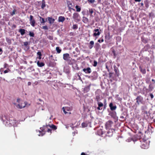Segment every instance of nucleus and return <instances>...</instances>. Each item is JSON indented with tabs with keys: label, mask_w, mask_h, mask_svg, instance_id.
Instances as JSON below:
<instances>
[{
	"label": "nucleus",
	"mask_w": 155,
	"mask_h": 155,
	"mask_svg": "<svg viewBox=\"0 0 155 155\" xmlns=\"http://www.w3.org/2000/svg\"><path fill=\"white\" fill-rule=\"evenodd\" d=\"M51 129L55 130L57 129V127L56 126L52 124L51 126L50 125L43 126L42 127H40V129L44 133L41 135H43L45 134V132L46 131L51 134L52 131Z\"/></svg>",
	"instance_id": "obj_1"
},
{
	"label": "nucleus",
	"mask_w": 155,
	"mask_h": 155,
	"mask_svg": "<svg viewBox=\"0 0 155 155\" xmlns=\"http://www.w3.org/2000/svg\"><path fill=\"white\" fill-rule=\"evenodd\" d=\"M5 121L6 122L5 125L7 126L10 127L13 126H15L16 125V121L12 117H9L8 116L5 117Z\"/></svg>",
	"instance_id": "obj_2"
},
{
	"label": "nucleus",
	"mask_w": 155,
	"mask_h": 155,
	"mask_svg": "<svg viewBox=\"0 0 155 155\" xmlns=\"http://www.w3.org/2000/svg\"><path fill=\"white\" fill-rule=\"evenodd\" d=\"M141 142L140 147L142 149H148L149 146V141L148 140L142 139L140 141Z\"/></svg>",
	"instance_id": "obj_3"
},
{
	"label": "nucleus",
	"mask_w": 155,
	"mask_h": 155,
	"mask_svg": "<svg viewBox=\"0 0 155 155\" xmlns=\"http://www.w3.org/2000/svg\"><path fill=\"white\" fill-rule=\"evenodd\" d=\"M72 17L74 21L76 22L80 21L81 17L78 13L77 12L74 13Z\"/></svg>",
	"instance_id": "obj_4"
},
{
	"label": "nucleus",
	"mask_w": 155,
	"mask_h": 155,
	"mask_svg": "<svg viewBox=\"0 0 155 155\" xmlns=\"http://www.w3.org/2000/svg\"><path fill=\"white\" fill-rule=\"evenodd\" d=\"M29 21L30 25L32 27H34L35 26L36 21L33 16L32 15H30V16Z\"/></svg>",
	"instance_id": "obj_5"
},
{
	"label": "nucleus",
	"mask_w": 155,
	"mask_h": 155,
	"mask_svg": "<svg viewBox=\"0 0 155 155\" xmlns=\"http://www.w3.org/2000/svg\"><path fill=\"white\" fill-rule=\"evenodd\" d=\"M113 122L111 120H109L106 122L105 126L107 129H110L112 125L113 124Z\"/></svg>",
	"instance_id": "obj_6"
},
{
	"label": "nucleus",
	"mask_w": 155,
	"mask_h": 155,
	"mask_svg": "<svg viewBox=\"0 0 155 155\" xmlns=\"http://www.w3.org/2000/svg\"><path fill=\"white\" fill-rule=\"evenodd\" d=\"M67 4L69 10L70 11L71 9L74 10V9L73 8V6L71 2L69 1H67Z\"/></svg>",
	"instance_id": "obj_7"
},
{
	"label": "nucleus",
	"mask_w": 155,
	"mask_h": 155,
	"mask_svg": "<svg viewBox=\"0 0 155 155\" xmlns=\"http://www.w3.org/2000/svg\"><path fill=\"white\" fill-rule=\"evenodd\" d=\"M136 99L137 100V103L139 105L140 103H142L143 99L142 97L140 95L137 97Z\"/></svg>",
	"instance_id": "obj_8"
},
{
	"label": "nucleus",
	"mask_w": 155,
	"mask_h": 155,
	"mask_svg": "<svg viewBox=\"0 0 155 155\" xmlns=\"http://www.w3.org/2000/svg\"><path fill=\"white\" fill-rule=\"evenodd\" d=\"M83 71L86 74H90L91 72V70L90 67L83 68Z\"/></svg>",
	"instance_id": "obj_9"
},
{
	"label": "nucleus",
	"mask_w": 155,
	"mask_h": 155,
	"mask_svg": "<svg viewBox=\"0 0 155 155\" xmlns=\"http://www.w3.org/2000/svg\"><path fill=\"white\" fill-rule=\"evenodd\" d=\"M70 58L69 54L68 53L64 54L63 55V58L64 60L68 61Z\"/></svg>",
	"instance_id": "obj_10"
},
{
	"label": "nucleus",
	"mask_w": 155,
	"mask_h": 155,
	"mask_svg": "<svg viewBox=\"0 0 155 155\" xmlns=\"http://www.w3.org/2000/svg\"><path fill=\"white\" fill-rule=\"evenodd\" d=\"M99 31V30L98 29H95L94 31V32H95L94 33L93 36H99L101 33Z\"/></svg>",
	"instance_id": "obj_11"
},
{
	"label": "nucleus",
	"mask_w": 155,
	"mask_h": 155,
	"mask_svg": "<svg viewBox=\"0 0 155 155\" xmlns=\"http://www.w3.org/2000/svg\"><path fill=\"white\" fill-rule=\"evenodd\" d=\"M109 115L112 118H115L116 116V113L115 112H111L109 113Z\"/></svg>",
	"instance_id": "obj_12"
},
{
	"label": "nucleus",
	"mask_w": 155,
	"mask_h": 155,
	"mask_svg": "<svg viewBox=\"0 0 155 155\" xmlns=\"http://www.w3.org/2000/svg\"><path fill=\"white\" fill-rule=\"evenodd\" d=\"M29 43L28 42L26 41L24 42V45L26 48V50H28L30 48L29 46H28Z\"/></svg>",
	"instance_id": "obj_13"
},
{
	"label": "nucleus",
	"mask_w": 155,
	"mask_h": 155,
	"mask_svg": "<svg viewBox=\"0 0 155 155\" xmlns=\"http://www.w3.org/2000/svg\"><path fill=\"white\" fill-rule=\"evenodd\" d=\"M109 107L110 108V109L111 110H115L117 107L116 106H113V104L111 103L109 104Z\"/></svg>",
	"instance_id": "obj_14"
},
{
	"label": "nucleus",
	"mask_w": 155,
	"mask_h": 155,
	"mask_svg": "<svg viewBox=\"0 0 155 155\" xmlns=\"http://www.w3.org/2000/svg\"><path fill=\"white\" fill-rule=\"evenodd\" d=\"M37 64L38 66L40 67H43L45 65V64L44 63L42 62H40L39 61H38L37 62Z\"/></svg>",
	"instance_id": "obj_15"
},
{
	"label": "nucleus",
	"mask_w": 155,
	"mask_h": 155,
	"mask_svg": "<svg viewBox=\"0 0 155 155\" xmlns=\"http://www.w3.org/2000/svg\"><path fill=\"white\" fill-rule=\"evenodd\" d=\"M82 21L85 24H87L88 22V19L85 17L82 18Z\"/></svg>",
	"instance_id": "obj_16"
},
{
	"label": "nucleus",
	"mask_w": 155,
	"mask_h": 155,
	"mask_svg": "<svg viewBox=\"0 0 155 155\" xmlns=\"http://www.w3.org/2000/svg\"><path fill=\"white\" fill-rule=\"evenodd\" d=\"M65 20V18L63 16H60L58 17V21L59 22H63Z\"/></svg>",
	"instance_id": "obj_17"
},
{
	"label": "nucleus",
	"mask_w": 155,
	"mask_h": 155,
	"mask_svg": "<svg viewBox=\"0 0 155 155\" xmlns=\"http://www.w3.org/2000/svg\"><path fill=\"white\" fill-rule=\"evenodd\" d=\"M139 68L140 69V71L141 73L143 74H145L146 73V71L145 69H143L141 66H140L139 67Z\"/></svg>",
	"instance_id": "obj_18"
},
{
	"label": "nucleus",
	"mask_w": 155,
	"mask_h": 155,
	"mask_svg": "<svg viewBox=\"0 0 155 155\" xmlns=\"http://www.w3.org/2000/svg\"><path fill=\"white\" fill-rule=\"evenodd\" d=\"M94 44V42L93 41H90L89 43V45L88 46L89 48L90 49H91L93 47Z\"/></svg>",
	"instance_id": "obj_19"
},
{
	"label": "nucleus",
	"mask_w": 155,
	"mask_h": 155,
	"mask_svg": "<svg viewBox=\"0 0 155 155\" xmlns=\"http://www.w3.org/2000/svg\"><path fill=\"white\" fill-rule=\"evenodd\" d=\"M48 20L49 21V23L50 24L53 23L55 20L54 19L52 18L48 17Z\"/></svg>",
	"instance_id": "obj_20"
},
{
	"label": "nucleus",
	"mask_w": 155,
	"mask_h": 155,
	"mask_svg": "<svg viewBox=\"0 0 155 155\" xmlns=\"http://www.w3.org/2000/svg\"><path fill=\"white\" fill-rule=\"evenodd\" d=\"M26 106V105L25 104L24 105H22V104L21 105L20 104H18L17 105H16V107L18 108L19 109H22L24 107Z\"/></svg>",
	"instance_id": "obj_21"
},
{
	"label": "nucleus",
	"mask_w": 155,
	"mask_h": 155,
	"mask_svg": "<svg viewBox=\"0 0 155 155\" xmlns=\"http://www.w3.org/2000/svg\"><path fill=\"white\" fill-rule=\"evenodd\" d=\"M25 30L23 29H20L19 32L20 33L21 35H23L25 33Z\"/></svg>",
	"instance_id": "obj_22"
},
{
	"label": "nucleus",
	"mask_w": 155,
	"mask_h": 155,
	"mask_svg": "<svg viewBox=\"0 0 155 155\" xmlns=\"http://www.w3.org/2000/svg\"><path fill=\"white\" fill-rule=\"evenodd\" d=\"M76 10V11L78 12H80L81 11V7L78 5H76L75 7Z\"/></svg>",
	"instance_id": "obj_23"
},
{
	"label": "nucleus",
	"mask_w": 155,
	"mask_h": 155,
	"mask_svg": "<svg viewBox=\"0 0 155 155\" xmlns=\"http://www.w3.org/2000/svg\"><path fill=\"white\" fill-rule=\"evenodd\" d=\"M95 99L97 102H99V101L101 100L100 96L99 95H96Z\"/></svg>",
	"instance_id": "obj_24"
},
{
	"label": "nucleus",
	"mask_w": 155,
	"mask_h": 155,
	"mask_svg": "<svg viewBox=\"0 0 155 155\" xmlns=\"http://www.w3.org/2000/svg\"><path fill=\"white\" fill-rule=\"evenodd\" d=\"M45 2L44 0H43L42 2V4L41 5V8L42 9H43L45 7Z\"/></svg>",
	"instance_id": "obj_25"
},
{
	"label": "nucleus",
	"mask_w": 155,
	"mask_h": 155,
	"mask_svg": "<svg viewBox=\"0 0 155 155\" xmlns=\"http://www.w3.org/2000/svg\"><path fill=\"white\" fill-rule=\"evenodd\" d=\"M92 74L93 75V76H92V77H93L94 78H97L98 75H97V72L96 71H94L92 73Z\"/></svg>",
	"instance_id": "obj_26"
},
{
	"label": "nucleus",
	"mask_w": 155,
	"mask_h": 155,
	"mask_svg": "<svg viewBox=\"0 0 155 155\" xmlns=\"http://www.w3.org/2000/svg\"><path fill=\"white\" fill-rule=\"evenodd\" d=\"M89 12L90 13V15L91 16H92V14L94 12V9L93 8H89Z\"/></svg>",
	"instance_id": "obj_27"
},
{
	"label": "nucleus",
	"mask_w": 155,
	"mask_h": 155,
	"mask_svg": "<svg viewBox=\"0 0 155 155\" xmlns=\"http://www.w3.org/2000/svg\"><path fill=\"white\" fill-rule=\"evenodd\" d=\"M40 18V21L41 22V24L45 23V19L44 18H42L40 16L39 17Z\"/></svg>",
	"instance_id": "obj_28"
},
{
	"label": "nucleus",
	"mask_w": 155,
	"mask_h": 155,
	"mask_svg": "<svg viewBox=\"0 0 155 155\" xmlns=\"http://www.w3.org/2000/svg\"><path fill=\"white\" fill-rule=\"evenodd\" d=\"M144 3L145 6V7L147 8H148L149 7V2L147 1L146 0L144 2Z\"/></svg>",
	"instance_id": "obj_29"
},
{
	"label": "nucleus",
	"mask_w": 155,
	"mask_h": 155,
	"mask_svg": "<svg viewBox=\"0 0 155 155\" xmlns=\"http://www.w3.org/2000/svg\"><path fill=\"white\" fill-rule=\"evenodd\" d=\"M56 51H57V52L58 53H61V49H60L59 47H56Z\"/></svg>",
	"instance_id": "obj_30"
},
{
	"label": "nucleus",
	"mask_w": 155,
	"mask_h": 155,
	"mask_svg": "<svg viewBox=\"0 0 155 155\" xmlns=\"http://www.w3.org/2000/svg\"><path fill=\"white\" fill-rule=\"evenodd\" d=\"M149 90L150 91H151L153 89V87L152 86V84H150L149 85Z\"/></svg>",
	"instance_id": "obj_31"
},
{
	"label": "nucleus",
	"mask_w": 155,
	"mask_h": 155,
	"mask_svg": "<svg viewBox=\"0 0 155 155\" xmlns=\"http://www.w3.org/2000/svg\"><path fill=\"white\" fill-rule=\"evenodd\" d=\"M81 126L82 127H87V124L86 123L83 122L81 124Z\"/></svg>",
	"instance_id": "obj_32"
},
{
	"label": "nucleus",
	"mask_w": 155,
	"mask_h": 155,
	"mask_svg": "<svg viewBox=\"0 0 155 155\" xmlns=\"http://www.w3.org/2000/svg\"><path fill=\"white\" fill-rule=\"evenodd\" d=\"M98 105L99 107H102L103 106V104L101 102H97Z\"/></svg>",
	"instance_id": "obj_33"
},
{
	"label": "nucleus",
	"mask_w": 155,
	"mask_h": 155,
	"mask_svg": "<svg viewBox=\"0 0 155 155\" xmlns=\"http://www.w3.org/2000/svg\"><path fill=\"white\" fill-rule=\"evenodd\" d=\"M78 28V26L77 24L73 25L72 26V28L74 29H77Z\"/></svg>",
	"instance_id": "obj_34"
},
{
	"label": "nucleus",
	"mask_w": 155,
	"mask_h": 155,
	"mask_svg": "<svg viewBox=\"0 0 155 155\" xmlns=\"http://www.w3.org/2000/svg\"><path fill=\"white\" fill-rule=\"evenodd\" d=\"M29 35L31 37H34V34L33 32L29 31Z\"/></svg>",
	"instance_id": "obj_35"
},
{
	"label": "nucleus",
	"mask_w": 155,
	"mask_h": 155,
	"mask_svg": "<svg viewBox=\"0 0 155 155\" xmlns=\"http://www.w3.org/2000/svg\"><path fill=\"white\" fill-rule=\"evenodd\" d=\"M90 88L89 86H87L84 88V90L87 92L88 91L90 90Z\"/></svg>",
	"instance_id": "obj_36"
},
{
	"label": "nucleus",
	"mask_w": 155,
	"mask_h": 155,
	"mask_svg": "<svg viewBox=\"0 0 155 155\" xmlns=\"http://www.w3.org/2000/svg\"><path fill=\"white\" fill-rule=\"evenodd\" d=\"M88 2L89 3L92 4L95 2V0H87Z\"/></svg>",
	"instance_id": "obj_37"
},
{
	"label": "nucleus",
	"mask_w": 155,
	"mask_h": 155,
	"mask_svg": "<svg viewBox=\"0 0 155 155\" xmlns=\"http://www.w3.org/2000/svg\"><path fill=\"white\" fill-rule=\"evenodd\" d=\"M6 41L8 43V44H10L11 43V40L9 38H6Z\"/></svg>",
	"instance_id": "obj_38"
},
{
	"label": "nucleus",
	"mask_w": 155,
	"mask_h": 155,
	"mask_svg": "<svg viewBox=\"0 0 155 155\" xmlns=\"http://www.w3.org/2000/svg\"><path fill=\"white\" fill-rule=\"evenodd\" d=\"M97 62L96 61L94 60V61L93 66L94 67H96L97 65Z\"/></svg>",
	"instance_id": "obj_39"
},
{
	"label": "nucleus",
	"mask_w": 155,
	"mask_h": 155,
	"mask_svg": "<svg viewBox=\"0 0 155 155\" xmlns=\"http://www.w3.org/2000/svg\"><path fill=\"white\" fill-rule=\"evenodd\" d=\"M16 10L15 9H14L13 12L11 13V15H14L15 14V12Z\"/></svg>",
	"instance_id": "obj_40"
},
{
	"label": "nucleus",
	"mask_w": 155,
	"mask_h": 155,
	"mask_svg": "<svg viewBox=\"0 0 155 155\" xmlns=\"http://www.w3.org/2000/svg\"><path fill=\"white\" fill-rule=\"evenodd\" d=\"M42 28L44 29V30H47L48 29V26H43L42 27Z\"/></svg>",
	"instance_id": "obj_41"
},
{
	"label": "nucleus",
	"mask_w": 155,
	"mask_h": 155,
	"mask_svg": "<svg viewBox=\"0 0 155 155\" xmlns=\"http://www.w3.org/2000/svg\"><path fill=\"white\" fill-rule=\"evenodd\" d=\"M100 47V46L99 44L97 43L96 44V48L98 49Z\"/></svg>",
	"instance_id": "obj_42"
},
{
	"label": "nucleus",
	"mask_w": 155,
	"mask_h": 155,
	"mask_svg": "<svg viewBox=\"0 0 155 155\" xmlns=\"http://www.w3.org/2000/svg\"><path fill=\"white\" fill-rule=\"evenodd\" d=\"M142 41L144 43H147V41L144 38H142Z\"/></svg>",
	"instance_id": "obj_43"
},
{
	"label": "nucleus",
	"mask_w": 155,
	"mask_h": 155,
	"mask_svg": "<svg viewBox=\"0 0 155 155\" xmlns=\"http://www.w3.org/2000/svg\"><path fill=\"white\" fill-rule=\"evenodd\" d=\"M62 109L64 112V113L65 114H66L67 112L65 111V109H64V107H63L62 108Z\"/></svg>",
	"instance_id": "obj_44"
},
{
	"label": "nucleus",
	"mask_w": 155,
	"mask_h": 155,
	"mask_svg": "<svg viewBox=\"0 0 155 155\" xmlns=\"http://www.w3.org/2000/svg\"><path fill=\"white\" fill-rule=\"evenodd\" d=\"M48 38L50 40H52L53 39V37L51 36H49L48 37Z\"/></svg>",
	"instance_id": "obj_45"
},
{
	"label": "nucleus",
	"mask_w": 155,
	"mask_h": 155,
	"mask_svg": "<svg viewBox=\"0 0 155 155\" xmlns=\"http://www.w3.org/2000/svg\"><path fill=\"white\" fill-rule=\"evenodd\" d=\"M104 41V40L103 38L101 39V40H100V39H99L98 40V42L100 43H101V42H103Z\"/></svg>",
	"instance_id": "obj_46"
},
{
	"label": "nucleus",
	"mask_w": 155,
	"mask_h": 155,
	"mask_svg": "<svg viewBox=\"0 0 155 155\" xmlns=\"http://www.w3.org/2000/svg\"><path fill=\"white\" fill-rule=\"evenodd\" d=\"M37 54L38 55H39V56H41V52H40V51H38L37 53Z\"/></svg>",
	"instance_id": "obj_47"
},
{
	"label": "nucleus",
	"mask_w": 155,
	"mask_h": 155,
	"mask_svg": "<svg viewBox=\"0 0 155 155\" xmlns=\"http://www.w3.org/2000/svg\"><path fill=\"white\" fill-rule=\"evenodd\" d=\"M150 96L151 99L153 98L154 97L153 95L152 94H150Z\"/></svg>",
	"instance_id": "obj_48"
},
{
	"label": "nucleus",
	"mask_w": 155,
	"mask_h": 155,
	"mask_svg": "<svg viewBox=\"0 0 155 155\" xmlns=\"http://www.w3.org/2000/svg\"><path fill=\"white\" fill-rule=\"evenodd\" d=\"M101 107L98 106V107L97 108V109L98 110H101L102 109V108H101Z\"/></svg>",
	"instance_id": "obj_49"
},
{
	"label": "nucleus",
	"mask_w": 155,
	"mask_h": 155,
	"mask_svg": "<svg viewBox=\"0 0 155 155\" xmlns=\"http://www.w3.org/2000/svg\"><path fill=\"white\" fill-rule=\"evenodd\" d=\"M7 65H8L7 64H6V63L5 64H4V68H6L7 67Z\"/></svg>",
	"instance_id": "obj_50"
},
{
	"label": "nucleus",
	"mask_w": 155,
	"mask_h": 155,
	"mask_svg": "<svg viewBox=\"0 0 155 155\" xmlns=\"http://www.w3.org/2000/svg\"><path fill=\"white\" fill-rule=\"evenodd\" d=\"M81 13L83 15H85V11H83Z\"/></svg>",
	"instance_id": "obj_51"
},
{
	"label": "nucleus",
	"mask_w": 155,
	"mask_h": 155,
	"mask_svg": "<svg viewBox=\"0 0 155 155\" xmlns=\"http://www.w3.org/2000/svg\"><path fill=\"white\" fill-rule=\"evenodd\" d=\"M20 101V98H18L17 100V102L18 103H19Z\"/></svg>",
	"instance_id": "obj_52"
},
{
	"label": "nucleus",
	"mask_w": 155,
	"mask_h": 155,
	"mask_svg": "<svg viewBox=\"0 0 155 155\" xmlns=\"http://www.w3.org/2000/svg\"><path fill=\"white\" fill-rule=\"evenodd\" d=\"M8 71L7 70H5L4 71V73H8Z\"/></svg>",
	"instance_id": "obj_53"
},
{
	"label": "nucleus",
	"mask_w": 155,
	"mask_h": 155,
	"mask_svg": "<svg viewBox=\"0 0 155 155\" xmlns=\"http://www.w3.org/2000/svg\"><path fill=\"white\" fill-rule=\"evenodd\" d=\"M146 83H148L149 81V80L147 79L146 80Z\"/></svg>",
	"instance_id": "obj_54"
},
{
	"label": "nucleus",
	"mask_w": 155,
	"mask_h": 155,
	"mask_svg": "<svg viewBox=\"0 0 155 155\" xmlns=\"http://www.w3.org/2000/svg\"><path fill=\"white\" fill-rule=\"evenodd\" d=\"M106 69H107L109 71V68H108V66L107 65H106Z\"/></svg>",
	"instance_id": "obj_55"
},
{
	"label": "nucleus",
	"mask_w": 155,
	"mask_h": 155,
	"mask_svg": "<svg viewBox=\"0 0 155 155\" xmlns=\"http://www.w3.org/2000/svg\"><path fill=\"white\" fill-rule=\"evenodd\" d=\"M114 70L115 71V73H117V69L116 68H114Z\"/></svg>",
	"instance_id": "obj_56"
},
{
	"label": "nucleus",
	"mask_w": 155,
	"mask_h": 155,
	"mask_svg": "<svg viewBox=\"0 0 155 155\" xmlns=\"http://www.w3.org/2000/svg\"><path fill=\"white\" fill-rule=\"evenodd\" d=\"M0 52H1L0 54H1L2 52V49L1 48H0Z\"/></svg>",
	"instance_id": "obj_57"
},
{
	"label": "nucleus",
	"mask_w": 155,
	"mask_h": 155,
	"mask_svg": "<svg viewBox=\"0 0 155 155\" xmlns=\"http://www.w3.org/2000/svg\"><path fill=\"white\" fill-rule=\"evenodd\" d=\"M81 155H86V154L84 152H82L81 153Z\"/></svg>",
	"instance_id": "obj_58"
},
{
	"label": "nucleus",
	"mask_w": 155,
	"mask_h": 155,
	"mask_svg": "<svg viewBox=\"0 0 155 155\" xmlns=\"http://www.w3.org/2000/svg\"><path fill=\"white\" fill-rule=\"evenodd\" d=\"M136 2H140L141 1V0H134Z\"/></svg>",
	"instance_id": "obj_59"
},
{
	"label": "nucleus",
	"mask_w": 155,
	"mask_h": 155,
	"mask_svg": "<svg viewBox=\"0 0 155 155\" xmlns=\"http://www.w3.org/2000/svg\"><path fill=\"white\" fill-rule=\"evenodd\" d=\"M141 5V6L143 7V2H142L140 3Z\"/></svg>",
	"instance_id": "obj_60"
},
{
	"label": "nucleus",
	"mask_w": 155,
	"mask_h": 155,
	"mask_svg": "<svg viewBox=\"0 0 155 155\" xmlns=\"http://www.w3.org/2000/svg\"><path fill=\"white\" fill-rule=\"evenodd\" d=\"M152 81L153 82V84L155 83V80H154L153 79H152Z\"/></svg>",
	"instance_id": "obj_61"
},
{
	"label": "nucleus",
	"mask_w": 155,
	"mask_h": 155,
	"mask_svg": "<svg viewBox=\"0 0 155 155\" xmlns=\"http://www.w3.org/2000/svg\"><path fill=\"white\" fill-rule=\"evenodd\" d=\"M41 56H39V57H38V58L40 60L41 59Z\"/></svg>",
	"instance_id": "obj_62"
},
{
	"label": "nucleus",
	"mask_w": 155,
	"mask_h": 155,
	"mask_svg": "<svg viewBox=\"0 0 155 155\" xmlns=\"http://www.w3.org/2000/svg\"><path fill=\"white\" fill-rule=\"evenodd\" d=\"M112 52L114 54H115V51L114 50Z\"/></svg>",
	"instance_id": "obj_63"
},
{
	"label": "nucleus",
	"mask_w": 155,
	"mask_h": 155,
	"mask_svg": "<svg viewBox=\"0 0 155 155\" xmlns=\"http://www.w3.org/2000/svg\"><path fill=\"white\" fill-rule=\"evenodd\" d=\"M13 26L14 28H15L16 27V25H13Z\"/></svg>",
	"instance_id": "obj_64"
}]
</instances>
